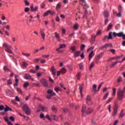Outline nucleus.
I'll use <instances>...</instances> for the list:
<instances>
[{"instance_id":"nucleus-56","label":"nucleus","mask_w":125,"mask_h":125,"mask_svg":"<svg viewBox=\"0 0 125 125\" xmlns=\"http://www.w3.org/2000/svg\"><path fill=\"white\" fill-rule=\"evenodd\" d=\"M2 110H4V106L0 105V111H2Z\"/></svg>"},{"instance_id":"nucleus-23","label":"nucleus","mask_w":125,"mask_h":125,"mask_svg":"<svg viewBox=\"0 0 125 125\" xmlns=\"http://www.w3.org/2000/svg\"><path fill=\"white\" fill-rule=\"evenodd\" d=\"M21 54L23 55V56H25V57H30L31 56V54L30 53H25L24 52H22Z\"/></svg>"},{"instance_id":"nucleus-59","label":"nucleus","mask_w":125,"mask_h":125,"mask_svg":"<svg viewBox=\"0 0 125 125\" xmlns=\"http://www.w3.org/2000/svg\"><path fill=\"white\" fill-rule=\"evenodd\" d=\"M6 29L7 30H8V31H9V30H10V25H7L6 26Z\"/></svg>"},{"instance_id":"nucleus-29","label":"nucleus","mask_w":125,"mask_h":125,"mask_svg":"<svg viewBox=\"0 0 125 125\" xmlns=\"http://www.w3.org/2000/svg\"><path fill=\"white\" fill-rule=\"evenodd\" d=\"M4 110L5 112H7V111H11V108L8 107V106H6L4 108Z\"/></svg>"},{"instance_id":"nucleus-31","label":"nucleus","mask_w":125,"mask_h":125,"mask_svg":"<svg viewBox=\"0 0 125 125\" xmlns=\"http://www.w3.org/2000/svg\"><path fill=\"white\" fill-rule=\"evenodd\" d=\"M61 7V2H59L56 6V10H58V9H59V8H60Z\"/></svg>"},{"instance_id":"nucleus-41","label":"nucleus","mask_w":125,"mask_h":125,"mask_svg":"<svg viewBox=\"0 0 125 125\" xmlns=\"http://www.w3.org/2000/svg\"><path fill=\"white\" fill-rule=\"evenodd\" d=\"M29 73H31V74H36L37 73V71L34 69H31L29 71Z\"/></svg>"},{"instance_id":"nucleus-37","label":"nucleus","mask_w":125,"mask_h":125,"mask_svg":"<svg viewBox=\"0 0 125 125\" xmlns=\"http://www.w3.org/2000/svg\"><path fill=\"white\" fill-rule=\"evenodd\" d=\"M78 28H79V24H78V23H76L75 24H74L73 29L74 30H77Z\"/></svg>"},{"instance_id":"nucleus-14","label":"nucleus","mask_w":125,"mask_h":125,"mask_svg":"<svg viewBox=\"0 0 125 125\" xmlns=\"http://www.w3.org/2000/svg\"><path fill=\"white\" fill-rule=\"evenodd\" d=\"M41 83L43 85V86H47V82L45 79H42L40 81Z\"/></svg>"},{"instance_id":"nucleus-7","label":"nucleus","mask_w":125,"mask_h":125,"mask_svg":"<svg viewBox=\"0 0 125 125\" xmlns=\"http://www.w3.org/2000/svg\"><path fill=\"white\" fill-rule=\"evenodd\" d=\"M85 100L86 103L88 104V105H92V104H93V102H92L90 96L87 95L86 97Z\"/></svg>"},{"instance_id":"nucleus-48","label":"nucleus","mask_w":125,"mask_h":125,"mask_svg":"<svg viewBox=\"0 0 125 125\" xmlns=\"http://www.w3.org/2000/svg\"><path fill=\"white\" fill-rule=\"evenodd\" d=\"M79 67L81 70H83V63H80L79 65Z\"/></svg>"},{"instance_id":"nucleus-27","label":"nucleus","mask_w":125,"mask_h":125,"mask_svg":"<svg viewBox=\"0 0 125 125\" xmlns=\"http://www.w3.org/2000/svg\"><path fill=\"white\" fill-rule=\"evenodd\" d=\"M28 63H27L26 62H23L22 65L23 67V68H27L28 67Z\"/></svg>"},{"instance_id":"nucleus-63","label":"nucleus","mask_w":125,"mask_h":125,"mask_svg":"<svg viewBox=\"0 0 125 125\" xmlns=\"http://www.w3.org/2000/svg\"><path fill=\"white\" fill-rule=\"evenodd\" d=\"M108 95H109V93H106L104 97V99H106L107 97H108Z\"/></svg>"},{"instance_id":"nucleus-17","label":"nucleus","mask_w":125,"mask_h":125,"mask_svg":"<svg viewBox=\"0 0 125 125\" xmlns=\"http://www.w3.org/2000/svg\"><path fill=\"white\" fill-rule=\"evenodd\" d=\"M103 48H107V47H113V45L110 43H107L105 44L103 46Z\"/></svg>"},{"instance_id":"nucleus-32","label":"nucleus","mask_w":125,"mask_h":125,"mask_svg":"<svg viewBox=\"0 0 125 125\" xmlns=\"http://www.w3.org/2000/svg\"><path fill=\"white\" fill-rule=\"evenodd\" d=\"M17 91L20 94H21V95L22 94H23V93L22 92V90H21V89H20V88H17Z\"/></svg>"},{"instance_id":"nucleus-11","label":"nucleus","mask_w":125,"mask_h":125,"mask_svg":"<svg viewBox=\"0 0 125 125\" xmlns=\"http://www.w3.org/2000/svg\"><path fill=\"white\" fill-rule=\"evenodd\" d=\"M25 80H31V81H34V78H32V76L28 74H25L24 76Z\"/></svg>"},{"instance_id":"nucleus-9","label":"nucleus","mask_w":125,"mask_h":125,"mask_svg":"<svg viewBox=\"0 0 125 125\" xmlns=\"http://www.w3.org/2000/svg\"><path fill=\"white\" fill-rule=\"evenodd\" d=\"M118 113V104H115L113 108V113L112 114L113 116H116Z\"/></svg>"},{"instance_id":"nucleus-30","label":"nucleus","mask_w":125,"mask_h":125,"mask_svg":"<svg viewBox=\"0 0 125 125\" xmlns=\"http://www.w3.org/2000/svg\"><path fill=\"white\" fill-rule=\"evenodd\" d=\"M121 82H123V77L122 76H119L117 80V83H121Z\"/></svg>"},{"instance_id":"nucleus-40","label":"nucleus","mask_w":125,"mask_h":125,"mask_svg":"<svg viewBox=\"0 0 125 125\" xmlns=\"http://www.w3.org/2000/svg\"><path fill=\"white\" fill-rule=\"evenodd\" d=\"M93 67H94V62H91L89 67L90 70H91Z\"/></svg>"},{"instance_id":"nucleus-53","label":"nucleus","mask_w":125,"mask_h":125,"mask_svg":"<svg viewBox=\"0 0 125 125\" xmlns=\"http://www.w3.org/2000/svg\"><path fill=\"white\" fill-rule=\"evenodd\" d=\"M24 11L27 13L28 11H30V8L29 7H26L24 9Z\"/></svg>"},{"instance_id":"nucleus-52","label":"nucleus","mask_w":125,"mask_h":125,"mask_svg":"<svg viewBox=\"0 0 125 125\" xmlns=\"http://www.w3.org/2000/svg\"><path fill=\"white\" fill-rule=\"evenodd\" d=\"M42 57H43L44 58H48L49 57V55H43Z\"/></svg>"},{"instance_id":"nucleus-50","label":"nucleus","mask_w":125,"mask_h":125,"mask_svg":"<svg viewBox=\"0 0 125 125\" xmlns=\"http://www.w3.org/2000/svg\"><path fill=\"white\" fill-rule=\"evenodd\" d=\"M84 47H85V45L84 44H82L81 47V50H83L84 49Z\"/></svg>"},{"instance_id":"nucleus-57","label":"nucleus","mask_w":125,"mask_h":125,"mask_svg":"<svg viewBox=\"0 0 125 125\" xmlns=\"http://www.w3.org/2000/svg\"><path fill=\"white\" fill-rule=\"evenodd\" d=\"M80 1L81 3L82 2L83 5H85V1H84V0H81Z\"/></svg>"},{"instance_id":"nucleus-28","label":"nucleus","mask_w":125,"mask_h":125,"mask_svg":"<svg viewBox=\"0 0 125 125\" xmlns=\"http://www.w3.org/2000/svg\"><path fill=\"white\" fill-rule=\"evenodd\" d=\"M50 13H51V11L50 10L47 11L43 15V17H45V16H47L48 14H50Z\"/></svg>"},{"instance_id":"nucleus-16","label":"nucleus","mask_w":125,"mask_h":125,"mask_svg":"<svg viewBox=\"0 0 125 125\" xmlns=\"http://www.w3.org/2000/svg\"><path fill=\"white\" fill-rule=\"evenodd\" d=\"M122 57H123V56H117L116 57L110 58L109 61H112L114 60H118V59H121V58H122Z\"/></svg>"},{"instance_id":"nucleus-10","label":"nucleus","mask_w":125,"mask_h":125,"mask_svg":"<svg viewBox=\"0 0 125 125\" xmlns=\"http://www.w3.org/2000/svg\"><path fill=\"white\" fill-rule=\"evenodd\" d=\"M40 34L41 35V37H42V39L43 41L45 40V33H44V30L42 29H40Z\"/></svg>"},{"instance_id":"nucleus-13","label":"nucleus","mask_w":125,"mask_h":125,"mask_svg":"<svg viewBox=\"0 0 125 125\" xmlns=\"http://www.w3.org/2000/svg\"><path fill=\"white\" fill-rule=\"evenodd\" d=\"M50 72H51L52 75H53L54 77H55V75H56V69H55L54 66H52L51 68Z\"/></svg>"},{"instance_id":"nucleus-51","label":"nucleus","mask_w":125,"mask_h":125,"mask_svg":"<svg viewBox=\"0 0 125 125\" xmlns=\"http://www.w3.org/2000/svg\"><path fill=\"white\" fill-rule=\"evenodd\" d=\"M103 56V54L98 55L97 57V59H100V58H101V57H102Z\"/></svg>"},{"instance_id":"nucleus-35","label":"nucleus","mask_w":125,"mask_h":125,"mask_svg":"<svg viewBox=\"0 0 125 125\" xmlns=\"http://www.w3.org/2000/svg\"><path fill=\"white\" fill-rule=\"evenodd\" d=\"M52 110L54 112V113H57V108L56 107L53 106L52 107Z\"/></svg>"},{"instance_id":"nucleus-47","label":"nucleus","mask_w":125,"mask_h":125,"mask_svg":"<svg viewBox=\"0 0 125 125\" xmlns=\"http://www.w3.org/2000/svg\"><path fill=\"white\" fill-rule=\"evenodd\" d=\"M42 109L43 112H46L47 111V109L43 106L42 107Z\"/></svg>"},{"instance_id":"nucleus-26","label":"nucleus","mask_w":125,"mask_h":125,"mask_svg":"<svg viewBox=\"0 0 125 125\" xmlns=\"http://www.w3.org/2000/svg\"><path fill=\"white\" fill-rule=\"evenodd\" d=\"M70 50H71V51H72V52H73V53L75 52V51H77V50H76V46H71L70 48Z\"/></svg>"},{"instance_id":"nucleus-20","label":"nucleus","mask_w":125,"mask_h":125,"mask_svg":"<svg viewBox=\"0 0 125 125\" xmlns=\"http://www.w3.org/2000/svg\"><path fill=\"white\" fill-rule=\"evenodd\" d=\"M117 91V89L116 88H112V96L113 97H115L116 96V92Z\"/></svg>"},{"instance_id":"nucleus-8","label":"nucleus","mask_w":125,"mask_h":125,"mask_svg":"<svg viewBox=\"0 0 125 125\" xmlns=\"http://www.w3.org/2000/svg\"><path fill=\"white\" fill-rule=\"evenodd\" d=\"M74 58H77V57H80L81 55V51H75L74 53Z\"/></svg>"},{"instance_id":"nucleus-6","label":"nucleus","mask_w":125,"mask_h":125,"mask_svg":"<svg viewBox=\"0 0 125 125\" xmlns=\"http://www.w3.org/2000/svg\"><path fill=\"white\" fill-rule=\"evenodd\" d=\"M22 109L23 111H25L27 115H30L31 114V111L29 108V106H28V104H24L22 107Z\"/></svg>"},{"instance_id":"nucleus-64","label":"nucleus","mask_w":125,"mask_h":125,"mask_svg":"<svg viewBox=\"0 0 125 125\" xmlns=\"http://www.w3.org/2000/svg\"><path fill=\"white\" fill-rule=\"evenodd\" d=\"M60 74H61V71H58L57 72V76H58V77L60 76Z\"/></svg>"},{"instance_id":"nucleus-36","label":"nucleus","mask_w":125,"mask_h":125,"mask_svg":"<svg viewBox=\"0 0 125 125\" xmlns=\"http://www.w3.org/2000/svg\"><path fill=\"white\" fill-rule=\"evenodd\" d=\"M118 62H115L111 64V65H110L111 68H114V67H115V66H116V65L118 64Z\"/></svg>"},{"instance_id":"nucleus-5","label":"nucleus","mask_w":125,"mask_h":125,"mask_svg":"<svg viewBox=\"0 0 125 125\" xmlns=\"http://www.w3.org/2000/svg\"><path fill=\"white\" fill-rule=\"evenodd\" d=\"M86 106L85 105H83L82 107V112L83 113H86V114H91L93 112V109L92 108H88L86 110Z\"/></svg>"},{"instance_id":"nucleus-49","label":"nucleus","mask_w":125,"mask_h":125,"mask_svg":"<svg viewBox=\"0 0 125 125\" xmlns=\"http://www.w3.org/2000/svg\"><path fill=\"white\" fill-rule=\"evenodd\" d=\"M3 31V32H2ZM3 31H4V28H2L1 30H0V35H3Z\"/></svg>"},{"instance_id":"nucleus-39","label":"nucleus","mask_w":125,"mask_h":125,"mask_svg":"<svg viewBox=\"0 0 125 125\" xmlns=\"http://www.w3.org/2000/svg\"><path fill=\"white\" fill-rule=\"evenodd\" d=\"M104 14L106 17H108L109 16V13L107 11H104Z\"/></svg>"},{"instance_id":"nucleus-3","label":"nucleus","mask_w":125,"mask_h":125,"mask_svg":"<svg viewBox=\"0 0 125 125\" xmlns=\"http://www.w3.org/2000/svg\"><path fill=\"white\" fill-rule=\"evenodd\" d=\"M3 47H4V48H6L5 49L6 52L10 53V54H13V51L11 50V49L12 48V46L9 45L7 43H3Z\"/></svg>"},{"instance_id":"nucleus-33","label":"nucleus","mask_w":125,"mask_h":125,"mask_svg":"<svg viewBox=\"0 0 125 125\" xmlns=\"http://www.w3.org/2000/svg\"><path fill=\"white\" fill-rule=\"evenodd\" d=\"M113 27V25L112 24V23H110L108 27H107V31H110V30H111V29H112V27Z\"/></svg>"},{"instance_id":"nucleus-44","label":"nucleus","mask_w":125,"mask_h":125,"mask_svg":"<svg viewBox=\"0 0 125 125\" xmlns=\"http://www.w3.org/2000/svg\"><path fill=\"white\" fill-rule=\"evenodd\" d=\"M51 118L53 120H55V121H56V120H57V119H56V116L54 115H51Z\"/></svg>"},{"instance_id":"nucleus-12","label":"nucleus","mask_w":125,"mask_h":125,"mask_svg":"<svg viewBox=\"0 0 125 125\" xmlns=\"http://www.w3.org/2000/svg\"><path fill=\"white\" fill-rule=\"evenodd\" d=\"M55 37L56 38L58 42H61V41H62V40H61V38H60L59 33H57V32H55Z\"/></svg>"},{"instance_id":"nucleus-25","label":"nucleus","mask_w":125,"mask_h":125,"mask_svg":"<svg viewBox=\"0 0 125 125\" xmlns=\"http://www.w3.org/2000/svg\"><path fill=\"white\" fill-rule=\"evenodd\" d=\"M29 85H30V83H29V82H26L24 83L23 87L24 88H27L28 87V86H29Z\"/></svg>"},{"instance_id":"nucleus-62","label":"nucleus","mask_w":125,"mask_h":125,"mask_svg":"<svg viewBox=\"0 0 125 125\" xmlns=\"http://www.w3.org/2000/svg\"><path fill=\"white\" fill-rule=\"evenodd\" d=\"M5 35H6V36H7V37H9V33H8V31H7V30L5 31Z\"/></svg>"},{"instance_id":"nucleus-2","label":"nucleus","mask_w":125,"mask_h":125,"mask_svg":"<svg viewBox=\"0 0 125 125\" xmlns=\"http://www.w3.org/2000/svg\"><path fill=\"white\" fill-rule=\"evenodd\" d=\"M124 33L120 32L118 33H116V32H109L108 34V37L107 38L108 40H113V37L116 38V37H118L119 38H121L123 35Z\"/></svg>"},{"instance_id":"nucleus-4","label":"nucleus","mask_w":125,"mask_h":125,"mask_svg":"<svg viewBox=\"0 0 125 125\" xmlns=\"http://www.w3.org/2000/svg\"><path fill=\"white\" fill-rule=\"evenodd\" d=\"M67 47V45L65 44H60V47L59 48H57L56 50L58 53H63L64 52V50L61 49H64Z\"/></svg>"},{"instance_id":"nucleus-19","label":"nucleus","mask_w":125,"mask_h":125,"mask_svg":"<svg viewBox=\"0 0 125 125\" xmlns=\"http://www.w3.org/2000/svg\"><path fill=\"white\" fill-rule=\"evenodd\" d=\"M95 54L94 53V52L93 51H92L90 54H89V60L90 61L91 60V58H92L93 56H94V55Z\"/></svg>"},{"instance_id":"nucleus-1","label":"nucleus","mask_w":125,"mask_h":125,"mask_svg":"<svg viewBox=\"0 0 125 125\" xmlns=\"http://www.w3.org/2000/svg\"><path fill=\"white\" fill-rule=\"evenodd\" d=\"M125 98V88L123 90H121V88L118 89V91L117 92V99L122 101Z\"/></svg>"},{"instance_id":"nucleus-15","label":"nucleus","mask_w":125,"mask_h":125,"mask_svg":"<svg viewBox=\"0 0 125 125\" xmlns=\"http://www.w3.org/2000/svg\"><path fill=\"white\" fill-rule=\"evenodd\" d=\"M31 10L32 12L38 11L39 10V6H36L34 8V6H30Z\"/></svg>"},{"instance_id":"nucleus-21","label":"nucleus","mask_w":125,"mask_h":125,"mask_svg":"<svg viewBox=\"0 0 125 125\" xmlns=\"http://www.w3.org/2000/svg\"><path fill=\"white\" fill-rule=\"evenodd\" d=\"M61 72V74H62V75H64V74H66V73H67V69L63 67L62 68Z\"/></svg>"},{"instance_id":"nucleus-55","label":"nucleus","mask_w":125,"mask_h":125,"mask_svg":"<svg viewBox=\"0 0 125 125\" xmlns=\"http://www.w3.org/2000/svg\"><path fill=\"white\" fill-rule=\"evenodd\" d=\"M15 100L18 102H20V99H19V97H18V96L16 97Z\"/></svg>"},{"instance_id":"nucleus-45","label":"nucleus","mask_w":125,"mask_h":125,"mask_svg":"<svg viewBox=\"0 0 125 125\" xmlns=\"http://www.w3.org/2000/svg\"><path fill=\"white\" fill-rule=\"evenodd\" d=\"M24 2L25 3V5H26L27 6H29V5H30V3L29 2V1H28V0H25Z\"/></svg>"},{"instance_id":"nucleus-34","label":"nucleus","mask_w":125,"mask_h":125,"mask_svg":"<svg viewBox=\"0 0 125 125\" xmlns=\"http://www.w3.org/2000/svg\"><path fill=\"white\" fill-rule=\"evenodd\" d=\"M101 34H102V33L101 32V30L98 31L96 34V36H94V38H96V37H98V36H100Z\"/></svg>"},{"instance_id":"nucleus-46","label":"nucleus","mask_w":125,"mask_h":125,"mask_svg":"<svg viewBox=\"0 0 125 125\" xmlns=\"http://www.w3.org/2000/svg\"><path fill=\"white\" fill-rule=\"evenodd\" d=\"M81 73L78 72L77 75L78 80H80V78H81Z\"/></svg>"},{"instance_id":"nucleus-38","label":"nucleus","mask_w":125,"mask_h":125,"mask_svg":"<svg viewBox=\"0 0 125 125\" xmlns=\"http://www.w3.org/2000/svg\"><path fill=\"white\" fill-rule=\"evenodd\" d=\"M3 69H4V71H5V72H10V70H9V69H8L7 68V66H4L3 67Z\"/></svg>"},{"instance_id":"nucleus-22","label":"nucleus","mask_w":125,"mask_h":125,"mask_svg":"<svg viewBox=\"0 0 125 125\" xmlns=\"http://www.w3.org/2000/svg\"><path fill=\"white\" fill-rule=\"evenodd\" d=\"M83 84H81L79 87V89L81 96H83Z\"/></svg>"},{"instance_id":"nucleus-42","label":"nucleus","mask_w":125,"mask_h":125,"mask_svg":"<svg viewBox=\"0 0 125 125\" xmlns=\"http://www.w3.org/2000/svg\"><path fill=\"white\" fill-rule=\"evenodd\" d=\"M94 49V46H91L89 49L87 50V52H89L90 50H92V49Z\"/></svg>"},{"instance_id":"nucleus-24","label":"nucleus","mask_w":125,"mask_h":125,"mask_svg":"<svg viewBox=\"0 0 125 125\" xmlns=\"http://www.w3.org/2000/svg\"><path fill=\"white\" fill-rule=\"evenodd\" d=\"M96 87H97V86L96 84H94L93 85V91H94V93H96L97 92V90L96 89Z\"/></svg>"},{"instance_id":"nucleus-54","label":"nucleus","mask_w":125,"mask_h":125,"mask_svg":"<svg viewBox=\"0 0 125 125\" xmlns=\"http://www.w3.org/2000/svg\"><path fill=\"white\" fill-rule=\"evenodd\" d=\"M55 91L56 92H58L59 91H60V88H59V87H56L55 88Z\"/></svg>"},{"instance_id":"nucleus-18","label":"nucleus","mask_w":125,"mask_h":125,"mask_svg":"<svg viewBox=\"0 0 125 125\" xmlns=\"http://www.w3.org/2000/svg\"><path fill=\"white\" fill-rule=\"evenodd\" d=\"M47 93H48V94H50L51 96H54L56 95L55 93H54L53 91L50 89L48 90Z\"/></svg>"},{"instance_id":"nucleus-61","label":"nucleus","mask_w":125,"mask_h":125,"mask_svg":"<svg viewBox=\"0 0 125 125\" xmlns=\"http://www.w3.org/2000/svg\"><path fill=\"white\" fill-rule=\"evenodd\" d=\"M10 120L12 121V122H14L15 121V119H14V117L11 116L10 117Z\"/></svg>"},{"instance_id":"nucleus-58","label":"nucleus","mask_w":125,"mask_h":125,"mask_svg":"<svg viewBox=\"0 0 125 125\" xmlns=\"http://www.w3.org/2000/svg\"><path fill=\"white\" fill-rule=\"evenodd\" d=\"M80 57L82 59H83L84 58V54L83 53L82 54H80Z\"/></svg>"},{"instance_id":"nucleus-43","label":"nucleus","mask_w":125,"mask_h":125,"mask_svg":"<svg viewBox=\"0 0 125 125\" xmlns=\"http://www.w3.org/2000/svg\"><path fill=\"white\" fill-rule=\"evenodd\" d=\"M110 51L112 53V54H116V50L112 49H110Z\"/></svg>"},{"instance_id":"nucleus-60","label":"nucleus","mask_w":125,"mask_h":125,"mask_svg":"<svg viewBox=\"0 0 125 125\" xmlns=\"http://www.w3.org/2000/svg\"><path fill=\"white\" fill-rule=\"evenodd\" d=\"M8 84H12V82L11 81V79H9L8 80Z\"/></svg>"}]
</instances>
